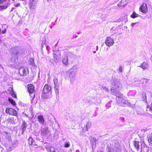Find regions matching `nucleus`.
<instances>
[{
	"label": "nucleus",
	"mask_w": 152,
	"mask_h": 152,
	"mask_svg": "<svg viewBox=\"0 0 152 152\" xmlns=\"http://www.w3.org/2000/svg\"><path fill=\"white\" fill-rule=\"evenodd\" d=\"M7 31V29L6 28H5L4 30H2L1 31V33L2 34H4L6 33Z\"/></svg>",
	"instance_id": "obj_42"
},
{
	"label": "nucleus",
	"mask_w": 152,
	"mask_h": 152,
	"mask_svg": "<svg viewBox=\"0 0 152 152\" xmlns=\"http://www.w3.org/2000/svg\"><path fill=\"white\" fill-rule=\"evenodd\" d=\"M48 1H49V0H47Z\"/></svg>",
	"instance_id": "obj_57"
},
{
	"label": "nucleus",
	"mask_w": 152,
	"mask_h": 152,
	"mask_svg": "<svg viewBox=\"0 0 152 152\" xmlns=\"http://www.w3.org/2000/svg\"><path fill=\"white\" fill-rule=\"evenodd\" d=\"M12 1H14L15 0H12Z\"/></svg>",
	"instance_id": "obj_56"
},
{
	"label": "nucleus",
	"mask_w": 152,
	"mask_h": 152,
	"mask_svg": "<svg viewBox=\"0 0 152 152\" xmlns=\"http://www.w3.org/2000/svg\"><path fill=\"white\" fill-rule=\"evenodd\" d=\"M27 126V125L26 123L25 122V121H23L22 125V129L23 131H24L25 130Z\"/></svg>",
	"instance_id": "obj_26"
},
{
	"label": "nucleus",
	"mask_w": 152,
	"mask_h": 152,
	"mask_svg": "<svg viewBox=\"0 0 152 152\" xmlns=\"http://www.w3.org/2000/svg\"><path fill=\"white\" fill-rule=\"evenodd\" d=\"M27 88L28 92L29 93L30 96L31 97V100H34L35 96L34 87V86L31 84H29L27 86Z\"/></svg>",
	"instance_id": "obj_4"
},
{
	"label": "nucleus",
	"mask_w": 152,
	"mask_h": 152,
	"mask_svg": "<svg viewBox=\"0 0 152 152\" xmlns=\"http://www.w3.org/2000/svg\"><path fill=\"white\" fill-rule=\"evenodd\" d=\"M134 93V94L133 95H134L135 93V91H130L129 93V94H130L132 93Z\"/></svg>",
	"instance_id": "obj_43"
},
{
	"label": "nucleus",
	"mask_w": 152,
	"mask_h": 152,
	"mask_svg": "<svg viewBox=\"0 0 152 152\" xmlns=\"http://www.w3.org/2000/svg\"><path fill=\"white\" fill-rule=\"evenodd\" d=\"M19 73L21 75L26 76L29 73L28 69L26 67H21L19 69Z\"/></svg>",
	"instance_id": "obj_9"
},
{
	"label": "nucleus",
	"mask_w": 152,
	"mask_h": 152,
	"mask_svg": "<svg viewBox=\"0 0 152 152\" xmlns=\"http://www.w3.org/2000/svg\"><path fill=\"white\" fill-rule=\"evenodd\" d=\"M46 42V39H44V40L42 41V45L43 46L44 44H45Z\"/></svg>",
	"instance_id": "obj_40"
},
{
	"label": "nucleus",
	"mask_w": 152,
	"mask_h": 152,
	"mask_svg": "<svg viewBox=\"0 0 152 152\" xmlns=\"http://www.w3.org/2000/svg\"><path fill=\"white\" fill-rule=\"evenodd\" d=\"M15 6L16 7H19L20 6V4L19 3H17L15 4Z\"/></svg>",
	"instance_id": "obj_44"
},
{
	"label": "nucleus",
	"mask_w": 152,
	"mask_h": 152,
	"mask_svg": "<svg viewBox=\"0 0 152 152\" xmlns=\"http://www.w3.org/2000/svg\"><path fill=\"white\" fill-rule=\"evenodd\" d=\"M38 121L39 123L44 125L45 122V120L42 115H40L37 117Z\"/></svg>",
	"instance_id": "obj_18"
},
{
	"label": "nucleus",
	"mask_w": 152,
	"mask_h": 152,
	"mask_svg": "<svg viewBox=\"0 0 152 152\" xmlns=\"http://www.w3.org/2000/svg\"><path fill=\"white\" fill-rule=\"evenodd\" d=\"M108 152H115V151H114L112 148H108Z\"/></svg>",
	"instance_id": "obj_37"
},
{
	"label": "nucleus",
	"mask_w": 152,
	"mask_h": 152,
	"mask_svg": "<svg viewBox=\"0 0 152 152\" xmlns=\"http://www.w3.org/2000/svg\"><path fill=\"white\" fill-rule=\"evenodd\" d=\"M119 152H120V151H119Z\"/></svg>",
	"instance_id": "obj_58"
},
{
	"label": "nucleus",
	"mask_w": 152,
	"mask_h": 152,
	"mask_svg": "<svg viewBox=\"0 0 152 152\" xmlns=\"http://www.w3.org/2000/svg\"><path fill=\"white\" fill-rule=\"evenodd\" d=\"M30 64L32 66H34L35 64L34 63V59L33 58H31L29 60Z\"/></svg>",
	"instance_id": "obj_32"
},
{
	"label": "nucleus",
	"mask_w": 152,
	"mask_h": 152,
	"mask_svg": "<svg viewBox=\"0 0 152 152\" xmlns=\"http://www.w3.org/2000/svg\"><path fill=\"white\" fill-rule=\"evenodd\" d=\"M1 39H0V44L1 43Z\"/></svg>",
	"instance_id": "obj_53"
},
{
	"label": "nucleus",
	"mask_w": 152,
	"mask_h": 152,
	"mask_svg": "<svg viewBox=\"0 0 152 152\" xmlns=\"http://www.w3.org/2000/svg\"><path fill=\"white\" fill-rule=\"evenodd\" d=\"M142 96H143V99L144 101H145L146 102H147L146 100V94L145 93H144L142 94Z\"/></svg>",
	"instance_id": "obj_34"
},
{
	"label": "nucleus",
	"mask_w": 152,
	"mask_h": 152,
	"mask_svg": "<svg viewBox=\"0 0 152 152\" xmlns=\"http://www.w3.org/2000/svg\"><path fill=\"white\" fill-rule=\"evenodd\" d=\"M148 141L150 144H152V133L149 134L147 137Z\"/></svg>",
	"instance_id": "obj_20"
},
{
	"label": "nucleus",
	"mask_w": 152,
	"mask_h": 152,
	"mask_svg": "<svg viewBox=\"0 0 152 152\" xmlns=\"http://www.w3.org/2000/svg\"><path fill=\"white\" fill-rule=\"evenodd\" d=\"M8 101L10 102L13 105L15 106L16 104L14 100L12 98H9Z\"/></svg>",
	"instance_id": "obj_24"
},
{
	"label": "nucleus",
	"mask_w": 152,
	"mask_h": 152,
	"mask_svg": "<svg viewBox=\"0 0 152 152\" xmlns=\"http://www.w3.org/2000/svg\"><path fill=\"white\" fill-rule=\"evenodd\" d=\"M2 132H1V131H0V134H2Z\"/></svg>",
	"instance_id": "obj_52"
},
{
	"label": "nucleus",
	"mask_w": 152,
	"mask_h": 152,
	"mask_svg": "<svg viewBox=\"0 0 152 152\" xmlns=\"http://www.w3.org/2000/svg\"><path fill=\"white\" fill-rule=\"evenodd\" d=\"M76 152H80L78 150H77Z\"/></svg>",
	"instance_id": "obj_54"
},
{
	"label": "nucleus",
	"mask_w": 152,
	"mask_h": 152,
	"mask_svg": "<svg viewBox=\"0 0 152 152\" xmlns=\"http://www.w3.org/2000/svg\"><path fill=\"white\" fill-rule=\"evenodd\" d=\"M70 144L67 141H66L65 142L64 144V147L66 148H68L70 146Z\"/></svg>",
	"instance_id": "obj_35"
},
{
	"label": "nucleus",
	"mask_w": 152,
	"mask_h": 152,
	"mask_svg": "<svg viewBox=\"0 0 152 152\" xmlns=\"http://www.w3.org/2000/svg\"><path fill=\"white\" fill-rule=\"evenodd\" d=\"M112 94L116 96V100L118 103L123 106H125L128 104V102L123 99V95L120 92H114L112 91Z\"/></svg>",
	"instance_id": "obj_2"
},
{
	"label": "nucleus",
	"mask_w": 152,
	"mask_h": 152,
	"mask_svg": "<svg viewBox=\"0 0 152 152\" xmlns=\"http://www.w3.org/2000/svg\"><path fill=\"white\" fill-rule=\"evenodd\" d=\"M1 4L3 6H0V10L5 9L10 4V0H0V4Z\"/></svg>",
	"instance_id": "obj_7"
},
{
	"label": "nucleus",
	"mask_w": 152,
	"mask_h": 152,
	"mask_svg": "<svg viewBox=\"0 0 152 152\" xmlns=\"http://www.w3.org/2000/svg\"><path fill=\"white\" fill-rule=\"evenodd\" d=\"M6 113L12 115L16 116H18L16 111L12 108H7L6 109Z\"/></svg>",
	"instance_id": "obj_11"
},
{
	"label": "nucleus",
	"mask_w": 152,
	"mask_h": 152,
	"mask_svg": "<svg viewBox=\"0 0 152 152\" xmlns=\"http://www.w3.org/2000/svg\"><path fill=\"white\" fill-rule=\"evenodd\" d=\"M53 81L55 86H56L57 87V86H58V80L57 78L55 77L53 79Z\"/></svg>",
	"instance_id": "obj_29"
},
{
	"label": "nucleus",
	"mask_w": 152,
	"mask_h": 152,
	"mask_svg": "<svg viewBox=\"0 0 152 152\" xmlns=\"http://www.w3.org/2000/svg\"><path fill=\"white\" fill-rule=\"evenodd\" d=\"M69 70H71L72 72H74V73H76L77 71V66L76 65H74L71 69Z\"/></svg>",
	"instance_id": "obj_21"
},
{
	"label": "nucleus",
	"mask_w": 152,
	"mask_h": 152,
	"mask_svg": "<svg viewBox=\"0 0 152 152\" xmlns=\"http://www.w3.org/2000/svg\"><path fill=\"white\" fill-rule=\"evenodd\" d=\"M106 45L109 47H110L113 45L114 41L113 39L110 37H107L105 42Z\"/></svg>",
	"instance_id": "obj_10"
},
{
	"label": "nucleus",
	"mask_w": 152,
	"mask_h": 152,
	"mask_svg": "<svg viewBox=\"0 0 152 152\" xmlns=\"http://www.w3.org/2000/svg\"><path fill=\"white\" fill-rule=\"evenodd\" d=\"M139 67H141L143 70H144L148 69L149 65L146 62H144L141 64L140 66H139Z\"/></svg>",
	"instance_id": "obj_15"
},
{
	"label": "nucleus",
	"mask_w": 152,
	"mask_h": 152,
	"mask_svg": "<svg viewBox=\"0 0 152 152\" xmlns=\"http://www.w3.org/2000/svg\"><path fill=\"white\" fill-rule=\"evenodd\" d=\"M132 79H132V81L133 83H134L137 81V79L134 77H133Z\"/></svg>",
	"instance_id": "obj_39"
},
{
	"label": "nucleus",
	"mask_w": 152,
	"mask_h": 152,
	"mask_svg": "<svg viewBox=\"0 0 152 152\" xmlns=\"http://www.w3.org/2000/svg\"><path fill=\"white\" fill-rule=\"evenodd\" d=\"M151 61H152V56H151Z\"/></svg>",
	"instance_id": "obj_51"
},
{
	"label": "nucleus",
	"mask_w": 152,
	"mask_h": 152,
	"mask_svg": "<svg viewBox=\"0 0 152 152\" xmlns=\"http://www.w3.org/2000/svg\"><path fill=\"white\" fill-rule=\"evenodd\" d=\"M91 124L90 122H87L86 124V127L85 128H83V131L84 132L87 131L88 129L90 128Z\"/></svg>",
	"instance_id": "obj_19"
},
{
	"label": "nucleus",
	"mask_w": 152,
	"mask_h": 152,
	"mask_svg": "<svg viewBox=\"0 0 152 152\" xmlns=\"http://www.w3.org/2000/svg\"><path fill=\"white\" fill-rule=\"evenodd\" d=\"M99 47L98 46H96V50H98Z\"/></svg>",
	"instance_id": "obj_48"
},
{
	"label": "nucleus",
	"mask_w": 152,
	"mask_h": 152,
	"mask_svg": "<svg viewBox=\"0 0 152 152\" xmlns=\"http://www.w3.org/2000/svg\"><path fill=\"white\" fill-rule=\"evenodd\" d=\"M105 107L107 109H108L111 107V104L110 102H109L106 104Z\"/></svg>",
	"instance_id": "obj_36"
},
{
	"label": "nucleus",
	"mask_w": 152,
	"mask_h": 152,
	"mask_svg": "<svg viewBox=\"0 0 152 152\" xmlns=\"http://www.w3.org/2000/svg\"><path fill=\"white\" fill-rule=\"evenodd\" d=\"M51 90V88L50 85L46 84L44 87L43 90V95L42 96V98L43 99H45L48 98V97L45 94L48 93L50 92Z\"/></svg>",
	"instance_id": "obj_6"
},
{
	"label": "nucleus",
	"mask_w": 152,
	"mask_h": 152,
	"mask_svg": "<svg viewBox=\"0 0 152 152\" xmlns=\"http://www.w3.org/2000/svg\"><path fill=\"white\" fill-rule=\"evenodd\" d=\"M20 49V47L18 46H16L12 47L11 49V51L13 54H15L16 55L14 57H13L12 58V61L13 62H15L17 60V57L16 56L17 54L18 53V50Z\"/></svg>",
	"instance_id": "obj_8"
},
{
	"label": "nucleus",
	"mask_w": 152,
	"mask_h": 152,
	"mask_svg": "<svg viewBox=\"0 0 152 152\" xmlns=\"http://www.w3.org/2000/svg\"><path fill=\"white\" fill-rule=\"evenodd\" d=\"M140 15H139L137 14L135 12H134L131 15V17L133 18H134L138 17Z\"/></svg>",
	"instance_id": "obj_23"
},
{
	"label": "nucleus",
	"mask_w": 152,
	"mask_h": 152,
	"mask_svg": "<svg viewBox=\"0 0 152 152\" xmlns=\"http://www.w3.org/2000/svg\"><path fill=\"white\" fill-rule=\"evenodd\" d=\"M88 104L89 105H91L92 103V102L91 101H88Z\"/></svg>",
	"instance_id": "obj_46"
},
{
	"label": "nucleus",
	"mask_w": 152,
	"mask_h": 152,
	"mask_svg": "<svg viewBox=\"0 0 152 152\" xmlns=\"http://www.w3.org/2000/svg\"><path fill=\"white\" fill-rule=\"evenodd\" d=\"M63 64L65 65H67L68 64V58L66 55H64L62 59Z\"/></svg>",
	"instance_id": "obj_17"
},
{
	"label": "nucleus",
	"mask_w": 152,
	"mask_h": 152,
	"mask_svg": "<svg viewBox=\"0 0 152 152\" xmlns=\"http://www.w3.org/2000/svg\"><path fill=\"white\" fill-rule=\"evenodd\" d=\"M111 93L112 91L114 92H116L118 90L121 89L122 85L120 81L116 78H113L111 80Z\"/></svg>",
	"instance_id": "obj_1"
},
{
	"label": "nucleus",
	"mask_w": 152,
	"mask_h": 152,
	"mask_svg": "<svg viewBox=\"0 0 152 152\" xmlns=\"http://www.w3.org/2000/svg\"><path fill=\"white\" fill-rule=\"evenodd\" d=\"M41 133L42 135L45 136L48 135L49 133V131L47 127L43 128L41 130Z\"/></svg>",
	"instance_id": "obj_16"
},
{
	"label": "nucleus",
	"mask_w": 152,
	"mask_h": 152,
	"mask_svg": "<svg viewBox=\"0 0 152 152\" xmlns=\"http://www.w3.org/2000/svg\"><path fill=\"white\" fill-rule=\"evenodd\" d=\"M139 142L138 141H135L134 142V145L135 148L138 151L139 149Z\"/></svg>",
	"instance_id": "obj_22"
},
{
	"label": "nucleus",
	"mask_w": 152,
	"mask_h": 152,
	"mask_svg": "<svg viewBox=\"0 0 152 152\" xmlns=\"http://www.w3.org/2000/svg\"><path fill=\"white\" fill-rule=\"evenodd\" d=\"M97 102H95V103L96 104H97L99 103L100 102V100L99 99H97Z\"/></svg>",
	"instance_id": "obj_41"
},
{
	"label": "nucleus",
	"mask_w": 152,
	"mask_h": 152,
	"mask_svg": "<svg viewBox=\"0 0 152 152\" xmlns=\"http://www.w3.org/2000/svg\"><path fill=\"white\" fill-rule=\"evenodd\" d=\"M119 70L120 72H121L122 70V67L121 66H120L119 69Z\"/></svg>",
	"instance_id": "obj_45"
},
{
	"label": "nucleus",
	"mask_w": 152,
	"mask_h": 152,
	"mask_svg": "<svg viewBox=\"0 0 152 152\" xmlns=\"http://www.w3.org/2000/svg\"><path fill=\"white\" fill-rule=\"evenodd\" d=\"M124 0H122L121 1L119 2L117 6L118 7L119 6H123V7H124L126 5V4H123V3H124Z\"/></svg>",
	"instance_id": "obj_25"
},
{
	"label": "nucleus",
	"mask_w": 152,
	"mask_h": 152,
	"mask_svg": "<svg viewBox=\"0 0 152 152\" xmlns=\"http://www.w3.org/2000/svg\"><path fill=\"white\" fill-rule=\"evenodd\" d=\"M93 53L95 54V53H96V51H93Z\"/></svg>",
	"instance_id": "obj_50"
},
{
	"label": "nucleus",
	"mask_w": 152,
	"mask_h": 152,
	"mask_svg": "<svg viewBox=\"0 0 152 152\" xmlns=\"http://www.w3.org/2000/svg\"><path fill=\"white\" fill-rule=\"evenodd\" d=\"M2 133V135L6 137L7 140H8L9 142H11L13 147L15 148L17 146V140L16 139H15L13 141H11L12 138L11 137V134L10 132H3Z\"/></svg>",
	"instance_id": "obj_3"
},
{
	"label": "nucleus",
	"mask_w": 152,
	"mask_h": 152,
	"mask_svg": "<svg viewBox=\"0 0 152 152\" xmlns=\"http://www.w3.org/2000/svg\"><path fill=\"white\" fill-rule=\"evenodd\" d=\"M11 89H12V91H10V94H11V95H12V96L13 97L15 98H16V97H17L16 95V94L14 92V91H13V89L12 88Z\"/></svg>",
	"instance_id": "obj_31"
},
{
	"label": "nucleus",
	"mask_w": 152,
	"mask_h": 152,
	"mask_svg": "<svg viewBox=\"0 0 152 152\" xmlns=\"http://www.w3.org/2000/svg\"><path fill=\"white\" fill-rule=\"evenodd\" d=\"M58 86H57V87H56V86H55L54 89H55V93L56 94H58L59 91H58Z\"/></svg>",
	"instance_id": "obj_33"
},
{
	"label": "nucleus",
	"mask_w": 152,
	"mask_h": 152,
	"mask_svg": "<svg viewBox=\"0 0 152 152\" xmlns=\"http://www.w3.org/2000/svg\"><path fill=\"white\" fill-rule=\"evenodd\" d=\"M68 55L69 57L72 58H74L75 57V55L72 52H69Z\"/></svg>",
	"instance_id": "obj_30"
},
{
	"label": "nucleus",
	"mask_w": 152,
	"mask_h": 152,
	"mask_svg": "<svg viewBox=\"0 0 152 152\" xmlns=\"http://www.w3.org/2000/svg\"><path fill=\"white\" fill-rule=\"evenodd\" d=\"M103 89L106 92H108L109 89L108 88H107L105 86H103L102 87Z\"/></svg>",
	"instance_id": "obj_38"
},
{
	"label": "nucleus",
	"mask_w": 152,
	"mask_h": 152,
	"mask_svg": "<svg viewBox=\"0 0 152 152\" xmlns=\"http://www.w3.org/2000/svg\"><path fill=\"white\" fill-rule=\"evenodd\" d=\"M53 56L54 61L56 62L57 63L58 61V58L57 55L60 56L61 52L59 50H58L57 52L56 51H53Z\"/></svg>",
	"instance_id": "obj_12"
},
{
	"label": "nucleus",
	"mask_w": 152,
	"mask_h": 152,
	"mask_svg": "<svg viewBox=\"0 0 152 152\" xmlns=\"http://www.w3.org/2000/svg\"><path fill=\"white\" fill-rule=\"evenodd\" d=\"M45 148L49 152H51V148H52V147L50 146L49 145H47L45 146Z\"/></svg>",
	"instance_id": "obj_27"
},
{
	"label": "nucleus",
	"mask_w": 152,
	"mask_h": 152,
	"mask_svg": "<svg viewBox=\"0 0 152 152\" xmlns=\"http://www.w3.org/2000/svg\"><path fill=\"white\" fill-rule=\"evenodd\" d=\"M34 140L32 137H30L28 139V142L29 145H32L34 142Z\"/></svg>",
	"instance_id": "obj_28"
},
{
	"label": "nucleus",
	"mask_w": 152,
	"mask_h": 152,
	"mask_svg": "<svg viewBox=\"0 0 152 152\" xmlns=\"http://www.w3.org/2000/svg\"><path fill=\"white\" fill-rule=\"evenodd\" d=\"M135 24V23H132V24H131V26H132V27H133L134 25V24Z\"/></svg>",
	"instance_id": "obj_49"
},
{
	"label": "nucleus",
	"mask_w": 152,
	"mask_h": 152,
	"mask_svg": "<svg viewBox=\"0 0 152 152\" xmlns=\"http://www.w3.org/2000/svg\"><path fill=\"white\" fill-rule=\"evenodd\" d=\"M29 5L31 10H33L35 9L36 6V2L34 0H30Z\"/></svg>",
	"instance_id": "obj_13"
},
{
	"label": "nucleus",
	"mask_w": 152,
	"mask_h": 152,
	"mask_svg": "<svg viewBox=\"0 0 152 152\" xmlns=\"http://www.w3.org/2000/svg\"><path fill=\"white\" fill-rule=\"evenodd\" d=\"M93 139L94 140V141H95V140L94 138H93Z\"/></svg>",
	"instance_id": "obj_55"
},
{
	"label": "nucleus",
	"mask_w": 152,
	"mask_h": 152,
	"mask_svg": "<svg viewBox=\"0 0 152 152\" xmlns=\"http://www.w3.org/2000/svg\"><path fill=\"white\" fill-rule=\"evenodd\" d=\"M140 9L141 12L143 13H145L148 11V8L146 4L143 3L140 7Z\"/></svg>",
	"instance_id": "obj_14"
},
{
	"label": "nucleus",
	"mask_w": 152,
	"mask_h": 152,
	"mask_svg": "<svg viewBox=\"0 0 152 152\" xmlns=\"http://www.w3.org/2000/svg\"><path fill=\"white\" fill-rule=\"evenodd\" d=\"M71 70H69L66 76V78L70 80L71 83H73L75 78L76 73L72 72Z\"/></svg>",
	"instance_id": "obj_5"
},
{
	"label": "nucleus",
	"mask_w": 152,
	"mask_h": 152,
	"mask_svg": "<svg viewBox=\"0 0 152 152\" xmlns=\"http://www.w3.org/2000/svg\"><path fill=\"white\" fill-rule=\"evenodd\" d=\"M52 148L53 149V150H52V149H51V152H56L55 151V148H54L53 147Z\"/></svg>",
	"instance_id": "obj_47"
}]
</instances>
